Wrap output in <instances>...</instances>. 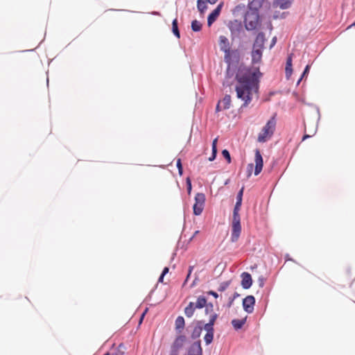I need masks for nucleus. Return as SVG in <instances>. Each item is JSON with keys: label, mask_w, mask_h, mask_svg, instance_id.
Masks as SVG:
<instances>
[{"label": "nucleus", "mask_w": 355, "mask_h": 355, "mask_svg": "<svg viewBox=\"0 0 355 355\" xmlns=\"http://www.w3.org/2000/svg\"><path fill=\"white\" fill-rule=\"evenodd\" d=\"M185 322L182 316H178L175 321V329L178 333H181L184 327Z\"/></svg>", "instance_id": "20"}, {"label": "nucleus", "mask_w": 355, "mask_h": 355, "mask_svg": "<svg viewBox=\"0 0 355 355\" xmlns=\"http://www.w3.org/2000/svg\"><path fill=\"white\" fill-rule=\"evenodd\" d=\"M276 42H277V37L275 36L271 40L270 49H272L275 45Z\"/></svg>", "instance_id": "46"}, {"label": "nucleus", "mask_w": 355, "mask_h": 355, "mask_svg": "<svg viewBox=\"0 0 355 355\" xmlns=\"http://www.w3.org/2000/svg\"><path fill=\"white\" fill-rule=\"evenodd\" d=\"M292 73H293L292 68L285 67V73H286V77L287 79H288L291 76Z\"/></svg>", "instance_id": "40"}, {"label": "nucleus", "mask_w": 355, "mask_h": 355, "mask_svg": "<svg viewBox=\"0 0 355 355\" xmlns=\"http://www.w3.org/2000/svg\"><path fill=\"white\" fill-rule=\"evenodd\" d=\"M241 209H233L232 223V232L230 241L232 243H236L241 234V216L239 211Z\"/></svg>", "instance_id": "3"}, {"label": "nucleus", "mask_w": 355, "mask_h": 355, "mask_svg": "<svg viewBox=\"0 0 355 355\" xmlns=\"http://www.w3.org/2000/svg\"><path fill=\"white\" fill-rule=\"evenodd\" d=\"M266 41V39L265 37V34L263 32H259L254 41L252 47L264 49V44Z\"/></svg>", "instance_id": "13"}, {"label": "nucleus", "mask_w": 355, "mask_h": 355, "mask_svg": "<svg viewBox=\"0 0 355 355\" xmlns=\"http://www.w3.org/2000/svg\"><path fill=\"white\" fill-rule=\"evenodd\" d=\"M293 53H291L288 55L286 59V67L292 68V59H293Z\"/></svg>", "instance_id": "38"}, {"label": "nucleus", "mask_w": 355, "mask_h": 355, "mask_svg": "<svg viewBox=\"0 0 355 355\" xmlns=\"http://www.w3.org/2000/svg\"><path fill=\"white\" fill-rule=\"evenodd\" d=\"M222 155L227 160V163H231V155L230 152L227 149H224L222 150Z\"/></svg>", "instance_id": "35"}, {"label": "nucleus", "mask_w": 355, "mask_h": 355, "mask_svg": "<svg viewBox=\"0 0 355 355\" xmlns=\"http://www.w3.org/2000/svg\"><path fill=\"white\" fill-rule=\"evenodd\" d=\"M205 305H207V299L203 295L199 296L197 299L196 303L194 304L195 307L198 309L204 308Z\"/></svg>", "instance_id": "25"}, {"label": "nucleus", "mask_w": 355, "mask_h": 355, "mask_svg": "<svg viewBox=\"0 0 355 355\" xmlns=\"http://www.w3.org/2000/svg\"><path fill=\"white\" fill-rule=\"evenodd\" d=\"M172 32L177 38H180V33L178 28V22L177 18H175L172 21Z\"/></svg>", "instance_id": "27"}, {"label": "nucleus", "mask_w": 355, "mask_h": 355, "mask_svg": "<svg viewBox=\"0 0 355 355\" xmlns=\"http://www.w3.org/2000/svg\"><path fill=\"white\" fill-rule=\"evenodd\" d=\"M255 168H254V175H258L263 168V162L262 155L259 149H256L255 150Z\"/></svg>", "instance_id": "11"}, {"label": "nucleus", "mask_w": 355, "mask_h": 355, "mask_svg": "<svg viewBox=\"0 0 355 355\" xmlns=\"http://www.w3.org/2000/svg\"><path fill=\"white\" fill-rule=\"evenodd\" d=\"M205 313L206 315L209 314V313H214V304L211 302L207 303V305H205Z\"/></svg>", "instance_id": "36"}, {"label": "nucleus", "mask_w": 355, "mask_h": 355, "mask_svg": "<svg viewBox=\"0 0 355 355\" xmlns=\"http://www.w3.org/2000/svg\"><path fill=\"white\" fill-rule=\"evenodd\" d=\"M217 138L214 139L211 144V155L209 157V161L212 162L216 159L217 155Z\"/></svg>", "instance_id": "26"}, {"label": "nucleus", "mask_w": 355, "mask_h": 355, "mask_svg": "<svg viewBox=\"0 0 355 355\" xmlns=\"http://www.w3.org/2000/svg\"><path fill=\"white\" fill-rule=\"evenodd\" d=\"M188 280H189V279H187V276L186 279H185V280H184V282L183 283V286H184L187 283Z\"/></svg>", "instance_id": "59"}, {"label": "nucleus", "mask_w": 355, "mask_h": 355, "mask_svg": "<svg viewBox=\"0 0 355 355\" xmlns=\"http://www.w3.org/2000/svg\"><path fill=\"white\" fill-rule=\"evenodd\" d=\"M198 232H199L198 231H196V232L194 233V236H195V235H197V234H198Z\"/></svg>", "instance_id": "61"}, {"label": "nucleus", "mask_w": 355, "mask_h": 355, "mask_svg": "<svg viewBox=\"0 0 355 355\" xmlns=\"http://www.w3.org/2000/svg\"><path fill=\"white\" fill-rule=\"evenodd\" d=\"M276 123V114H275L263 126L258 136V141L266 142L268 137H270L273 135L275 130Z\"/></svg>", "instance_id": "4"}, {"label": "nucleus", "mask_w": 355, "mask_h": 355, "mask_svg": "<svg viewBox=\"0 0 355 355\" xmlns=\"http://www.w3.org/2000/svg\"><path fill=\"white\" fill-rule=\"evenodd\" d=\"M218 0H206V1H207L208 3H209L210 4H214L217 2Z\"/></svg>", "instance_id": "53"}, {"label": "nucleus", "mask_w": 355, "mask_h": 355, "mask_svg": "<svg viewBox=\"0 0 355 355\" xmlns=\"http://www.w3.org/2000/svg\"><path fill=\"white\" fill-rule=\"evenodd\" d=\"M264 49L252 47L251 52L252 64H257L261 61L263 51Z\"/></svg>", "instance_id": "16"}, {"label": "nucleus", "mask_w": 355, "mask_h": 355, "mask_svg": "<svg viewBox=\"0 0 355 355\" xmlns=\"http://www.w3.org/2000/svg\"><path fill=\"white\" fill-rule=\"evenodd\" d=\"M150 14L153 15L161 16V13L158 11H153Z\"/></svg>", "instance_id": "51"}, {"label": "nucleus", "mask_w": 355, "mask_h": 355, "mask_svg": "<svg viewBox=\"0 0 355 355\" xmlns=\"http://www.w3.org/2000/svg\"><path fill=\"white\" fill-rule=\"evenodd\" d=\"M309 137H310V136L309 135H305L302 137V141H304V140H305V139H306L307 138H309Z\"/></svg>", "instance_id": "55"}, {"label": "nucleus", "mask_w": 355, "mask_h": 355, "mask_svg": "<svg viewBox=\"0 0 355 355\" xmlns=\"http://www.w3.org/2000/svg\"><path fill=\"white\" fill-rule=\"evenodd\" d=\"M214 325L211 324V322L205 323V322L203 321L202 329H205L206 332H214Z\"/></svg>", "instance_id": "34"}, {"label": "nucleus", "mask_w": 355, "mask_h": 355, "mask_svg": "<svg viewBox=\"0 0 355 355\" xmlns=\"http://www.w3.org/2000/svg\"><path fill=\"white\" fill-rule=\"evenodd\" d=\"M195 203L193 206V211L195 216H200L205 207V195L203 193H197L194 198Z\"/></svg>", "instance_id": "7"}, {"label": "nucleus", "mask_w": 355, "mask_h": 355, "mask_svg": "<svg viewBox=\"0 0 355 355\" xmlns=\"http://www.w3.org/2000/svg\"><path fill=\"white\" fill-rule=\"evenodd\" d=\"M241 51L239 49L227 50L224 53V62L227 64L225 77V80L223 82V86H230L231 83L228 82V79L232 78L236 72V69L241 65Z\"/></svg>", "instance_id": "2"}, {"label": "nucleus", "mask_w": 355, "mask_h": 355, "mask_svg": "<svg viewBox=\"0 0 355 355\" xmlns=\"http://www.w3.org/2000/svg\"><path fill=\"white\" fill-rule=\"evenodd\" d=\"M237 84L235 87L236 97L243 101L240 110L246 107L252 100V92H258L262 73L259 68L241 64L234 73Z\"/></svg>", "instance_id": "1"}, {"label": "nucleus", "mask_w": 355, "mask_h": 355, "mask_svg": "<svg viewBox=\"0 0 355 355\" xmlns=\"http://www.w3.org/2000/svg\"><path fill=\"white\" fill-rule=\"evenodd\" d=\"M220 102L221 105L223 106V110H227L230 109L231 106V96L230 94H225L222 100L219 101Z\"/></svg>", "instance_id": "21"}, {"label": "nucleus", "mask_w": 355, "mask_h": 355, "mask_svg": "<svg viewBox=\"0 0 355 355\" xmlns=\"http://www.w3.org/2000/svg\"><path fill=\"white\" fill-rule=\"evenodd\" d=\"M219 46L220 50L224 53L227 52V50L231 49L229 40L224 35L219 37Z\"/></svg>", "instance_id": "17"}, {"label": "nucleus", "mask_w": 355, "mask_h": 355, "mask_svg": "<svg viewBox=\"0 0 355 355\" xmlns=\"http://www.w3.org/2000/svg\"><path fill=\"white\" fill-rule=\"evenodd\" d=\"M354 24H355V22L354 24H352L351 26H349V28L352 26H354Z\"/></svg>", "instance_id": "63"}, {"label": "nucleus", "mask_w": 355, "mask_h": 355, "mask_svg": "<svg viewBox=\"0 0 355 355\" xmlns=\"http://www.w3.org/2000/svg\"><path fill=\"white\" fill-rule=\"evenodd\" d=\"M228 182H229V180H227L225 182V184H228Z\"/></svg>", "instance_id": "62"}, {"label": "nucleus", "mask_w": 355, "mask_h": 355, "mask_svg": "<svg viewBox=\"0 0 355 355\" xmlns=\"http://www.w3.org/2000/svg\"><path fill=\"white\" fill-rule=\"evenodd\" d=\"M191 27L193 32H199L202 29V24L197 19H194L191 21Z\"/></svg>", "instance_id": "28"}, {"label": "nucleus", "mask_w": 355, "mask_h": 355, "mask_svg": "<svg viewBox=\"0 0 355 355\" xmlns=\"http://www.w3.org/2000/svg\"><path fill=\"white\" fill-rule=\"evenodd\" d=\"M203 326V320H198L196 322V326L193 327L191 334V338L193 340L198 339L202 333Z\"/></svg>", "instance_id": "15"}, {"label": "nucleus", "mask_w": 355, "mask_h": 355, "mask_svg": "<svg viewBox=\"0 0 355 355\" xmlns=\"http://www.w3.org/2000/svg\"><path fill=\"white\" fill-rule=\"evenodd\" d=\"M178 173H179V175H182V173H183V168H182V167H181V168H178Z\"/></svg>", "instance_id": "54"}, {"label": "nucleus", "mask_w": 355, "mask_h": 355, "mask_svg": "<svg viewBox=\"0 0 355 355\" xmlns=\"http://www.w3.org/2000/svg\"><path fill=\"white\" fill-rule=\"evenodd\" d=\"M252 168H253V164H248V169L250 171L249 175H250V174H251V171L252 170Z\"/></svg>", "instance_id": "50"}, {"label": "nucleus", "mask_w": 355, "mask_h": 355, "mask_svg": "<svg viewBox=\"0 0 355 355\" xmlns=\"http://www.w3.org/2000/svg\"><path fill=\"white\" fill-rule=\"evenodd\" d=\"M194 303L191 302L184 309V314L187 318H191L193 315L195 309Z\"/></svg>", "instance_id": "23"}, {"label": "nucleus", "mask_w": 355, "mask_h": 355, "mask_svg": "<svg viewBox=\"0 0 355 355\" xmlns=\"http://www.w3.org/2000/svg\"><path fill=\"white\" fill-rule=\"evenodd\" d=\"M207 294L209 295L213 296L214 298H218V294L216 292L214 291H208Z\"/></svg>", "instance_id": "44"}, {"label": "nucleus", "mask_w": 355, "mask_h": 355, "mask_svg": "<svg viewBox=\"0 0 355 355\" xmlns=\"http://www.w3.org/2000/svg\"><path fill=\"white\" fill-rule=\"evenodd\" d=\"M206 0H198L197 1V8L199 12H204V11L207 9V6L206 4Z\"/></svg>", "instance_id": "29"}, {"label": "nucleus", "mask_w": 355, "mask_h": 355, "mask_svg": "<svg viewBox=\"0 0 355 355\" xmlns=\"http://www.w3.org/2000/svg\"><path fill=\"white\" fill-rule=\"evenodd\" d=\"M259 18V12L248 10L244 17L245 29L247 31L255 30L257 27Z\"/></svg>", "instance_id": "5"}, {"label": "nucleus", "mask_w": 355, "mask_h": 355, "mask_svg": "<svg viewBox=\"0 0 355 355\" xmlns=\"http://www.w3.org/2000/svg\"><path fill=\"white\" fill-rule=\"evenodd\" d=\"M264 0H252L248 3V10L259 12V8L262 6Z\"/></svg>", "instance_id": "18"}, {"label": "nucleus", "mask_w": 355, "mask_h": 355, "mask_svg": "<svg viewBox=\"0 0 355 355\" xmlns=\"http://www.w3.org/2000/svg\"><path fill=\"white\" fill-rule=\"evenodd\" d=\"M255 298L253 295H248L243 300V310L248 313H252L254 311L255 304Z\"/></svg>", "instance_id": "9"}, {"label": "nucleus", "mask_w": 355, "mask_h": 355, "mask_svg": "<svg viewBox=\"0 0 355 355\" xmlns=\"http://www.w3.org/2000/svg\"><path fill=\"white\" fill-rule=\"evenodd\" d=\"M164 277V275L161 274L158 279V282H160V283L163 282Z\"/></svg>", "instance_id": "52"}, {"label": "nucleus", "mask_w": 355, "mask_h": 355, "mask_svg": "<svg viewBox=\"0 0 355 355\" xmlns=\"http://www.w3.org/2000/svg\"><path fill=\"white\" fill-rule=\"evenodd\" d=\"M230 31V37L232 40H234L236 38H239L242 33H243V28L241 21L234 19L230 21L227 25Z\"/></svg>", "instance_id": "6"}, {"label": "nucleus", "mask_w": 355, "mask_h": 355, "mask_svg": "<svg viewBox=\"0 0 355 355\" xmlns=\"http://www.w3.org/2000/svg\"><path fill=\"white\" fill-rule=\"evenodd\" d=\"M258 284H259V287L263 288L265 284V279L263 277H259Z\"/></svg>", "instance_id": "41"}, {"label": "nucleus", "mask_w": 355, "mask_h": 355, "mask_svg": "<svg viewBox=\"0 0 355 355\" xmlns=\"http://www.w3.org/2000/svg\"><path fill=\"white\" fill-rule=\"evenodd\" d=\"M186 341V336L183 334L177 336L171 345L170 355H179V351L182 348Z\"/></svg>", "instance_id": "8"}, {"label": "nucleus", "mask_w": 355, "mask_h": 355, "mask_svg": "<svg viewBox=\"0 0 355 355\" xmlns=\"http://www.w3.org/2000/svg\"><path fill=\"white\" fill-rule=\"evenodd\" d=\"M244 187H242L236 195V201L234 205V209H241L243 200V195Z\"/></svg>", "instance_id": "24"}, {"label": "nucleus", "mask_w": 355, "mask_h": 355, "mask_svg": "<svg viewBox=\"0 0 355 355\" xmlns=\"http://www.w3.org/2000/svg\"><path fill=\"white\" fill-rule=\"evenodd\" d=\"M125 346L123 343H121L118 347L112 352V355H124Z\"/></svg>", "instance_id": "31"}, {"label": "nucleus", "mask_w": 355, "mask_h": 355, "mask_svg": "<svg viewBox=\"0 0 355 355\" xmlns=\"http://www.w3.org/2000/svg\"><path fill=\"white\" fill-rule=\"evenodd\" d=\"M198 280V277L196 276L195 279L193 281L192 284H191L190 287L193 288L196 285L197 281Z\"/></svg>", "instance_id": "49"}, {"label": "nucleus", "mask_w": 355, "mask_h": 355, "mask_svg": "<svg viewBox=\"0 0 355 355\" xmlns=\"http://www.w3.org/2000/svg\"><path fill=\"white\" fill-rule=\"evenodd\" d=\"M168 267H164L161 274L165 276L168 272Z\"/></svg>", "instance_id": "48"}, {"label": "nucleus", "mask_w": 355, "mask_h": 355, "mask_svg": "<svg viewBox=\"0 0 355 355\" xmlns=\"http://www.w3.org/2000/svg\"><path fill=\"white\" fill-rule=\"evenodd\" d=\"M194 268V266H189L188 269L187 279H189L193 270Z\"/></svg>", "instance_id": "45"}, {"label": "nucleus", "mask_w": 355, "mask_h": 355, "mask_svg": "<svg viewBox=\"0 0 355 355\" xmlns=\"http://www.w3.org/2000/svg\"><path fill=\"white\" fill-rule=\"evenodd\" d=\"M310 68H311V66L309 64H307L305 67L304 71H303L302 74L301 75L303 78L304 76H306V74H308L309 73Z\"/></svg>", "instance_id": "42"}, {"label": "nucleus", "mask_w": 355, "mask_h": 355, "mask_svg": "<svg viewBox=\"0 0 355 355\" xmlns=\"http://www.w3.org/2000/svg\"><path fill=\"white\" fill-rule=\"evenodd\" d=\"M302 78H303V77L301 76L300 78H299V80L297 82V85L300 84V83L302 81Z\"/></svg>", "instance_id": "57"}, {"label": "nucleus", "mask_w": 355, "mask_h": 355, "mask_svg": "<svg viewBox=\"0 0 355 355\" xmlns=\"http://www.w3.org/2000/svg\"><path fill=\"white\" fill-rule=\"evenodd\" d=\"M223 3H219L217 7L208 15L207 17V25L211 26L212 24L216 20L219 16L221 9L223 8Z\"/></svg>", "instance_id": "12"}, {"label": "nucleus", "mask_w": 355, "mask_h": 355, "mask_svg": "<svg viewBox=\"0 0 355 355\" xmlns=\"http://www.w3.org/2000/svg\"><path fill=\"white\" fill-rule=\"evenodd\" d=\"M268 28H270V30H272V24H271V22H270V21H269V22H268Z\"/></svg>", "instance_id": "56"}, {"label": "nucleus", "mask_w": 355, "mask_h": 355, "mask_svg": "<svg viewBox=\"0 0 355 355\" xmlns=\"http://www.w3.org/2000/svg\"><path fill=\"white\" fill-rule=\"evenodd\" d=\"M241 286L243 289H248L252 284V279L251 275L247 272H243L241 275Z\"/></svg>", "instance_id": "14"}, {"label": "nucleus", "mask_w": 355, "mask_h": 355, "mask_svg": "<svg viewBox=\"0 0 355 355\" xmlns=\"http://www.w3.org/2000/svg\"><path fill=\"white\" fill-rule=\"evenodd\" d=\"M240 296V294L238 293L237 292H235L233 295L232 297H230L228 300V302L227 304V307L228 308H230L233 303H234V301L235 300V299H236L237 297H239Z\"/></svg>", "instance_id": "33"}, {"label": "nucleus", "mask_w": 355, "mask_h": 355, "mask_svg": "<svg viewBox=\"0 0 355 355\" xmlns=\"http://www.w3.org/2000/svg\"><path fill=\"white\" fill-rule=\"evenodd\" d=\"M186 186H187V190L189 195L191 194V190H192V184H191V180L190 178H187L186 179Z\"/></svg>", "instance_id": "37"}, {"label": "nucleus", "mask_w": 355, "mask_h": 355, "mask_svg": "<svg viewBox=\"0 0 355 355\" xmlns=\"http://www.w3.org/2000/svg\"><path fill=\"white\" fill-rule=\"evenodd\" d=\"M222 110H224L223 108V106L220 104V102L218 101L217 105H216V112H220Z\"/></svg>", "instance_id": "43"}, {"label": "nucleus", "mask_w": 355, "mask_h": 355, "mask_svg": "<svg viewBox=\"0 0 355 355\" xmlns=\"http://www.w3.org/2000/svg\"><path fill=\"white\" fill-rule=\"evenodd\" d=\"M146 311H147V309H146V311L142 313L141 317V321L142 320L143 318L144 317V315L146 314Z\"/></svg>", "instance_id": "58"}, {"label": "nucleus", "mask_w": 355, "mask_h": 355, "mask_svg": "<svg viewBox=\"0 0 355 355\" xmlns=\"http://www.w3.org/2000/svg\"><path fill=\"white\" fill-rule=\"evenodd\" d=\"M176 166H177L178 169L182 167L181 159L179 158L177 159Z\"/></svg>", "instance_id": "47"}, {"label": "nucleus", "mask_w": 355, "mask_h": 355, "mask_svg": "<svg viewBox=\"0 0 355 355\" xmlns=\"http://www.w3.org/2000/svg\"><path fill=\"white\" fill-rule=\"evenodd\" d=\"M286 258H287V260H290V259L288 258V256H286Z\"/></svg>", "instance_id": "64"}, {"label": "nucleus", "mask_w": 355, "mask_h": 355, "mask_svg": "<svg viewBox=\"0 0 355 355\" xmlns=\"http://www.w3.org/2000/svg\"><path fill=\"white\" fill-rule=\"evenodd\" d=\"M230 284H231V281L223 282L222 283H220V284L218 288V291L219 292L225 291L230 286Z\"/></svg>", "instance_id": "32"}, {"label": "nucleus", "mask_w": 355, "mask_h": 355, "mask_svg": "<svg viewBox=\"0 0 355 355\" xmlns=\"http://www.w3.org/2000/svg\"><path fill=\"white\" fill-rule=\"evenodd\" d=\"M187 355H202L200 340H197L190 345L187 350Z\"/></svg>", "instance_id": "10"}, {"label": "nucleus", "mask_w": 355, "mask_h": 355, "mask_svg": "<svg viewBox=\"0 0 355 355\" xmlns=\"http://www.w3.org/2000/svg\"><path fill=\"white\" fill-rule=\"evenodd\" d=\"M218 318V314L216 313H212L211 315H210V317H209V320L208 322H211V324H214V323L216 320Z\"/></svg>", "instance_id": "39"}, {"label": "nucleus", "mask_w": 355, "mask_h": 355, "mask_svg": "<svg viewBox=\"0 0 355 355\" xmlns=\"http://www.w3.org/2000/svg\"><path fill=\"white\" fill-rule=\"evenodd\" d=\"M241 8V7L239 5V6H236V10H239V8Z\"/></svg>", "instance_id": "60"}, {"label": "nucleus", "mask_w": 355, "mask_h": 355, "mask_svg": "<svg viewBox=\"0 0 355 355\" xmlns=\"http://www.w3.org/2000/svg\"><path fill=\"white\" fill-rule=\"evenodd\" d=\"M247 317L243 319H233L231 322L235 330L241 329L246 322Z\"/></svg>", "instance_id": "22"}, {"label": "nucleus", "mask_w": 355, "mask_h": 355, "mask_svg": "<svg viewBox=\"0 0 355 355\" xmlns=\"http://www.w3.org/2000/svg\"><path fill=\"white\" fill-rule=\"evenodd\" d=\"M214 332H211V331L206 332V334L204 336V340L207 345H209L212 343L213 339H214Z\"/></svg>", "instance_id": "30"}, {"label": "nucleus", "mask_w": 355, "mask_h": 355, "mask_svg": "<svg viewBox=\"0 0 355 355\" xmlns=\"http://www.w3.org/2000/svg\"><path fill=\"white\" fill-rule=\"evenodd\" d=\"M293 0H274L273 4L279 8L284 10L289 8L292 5Z\"/></svg>", "instance_id": "19"}]
</instances>
